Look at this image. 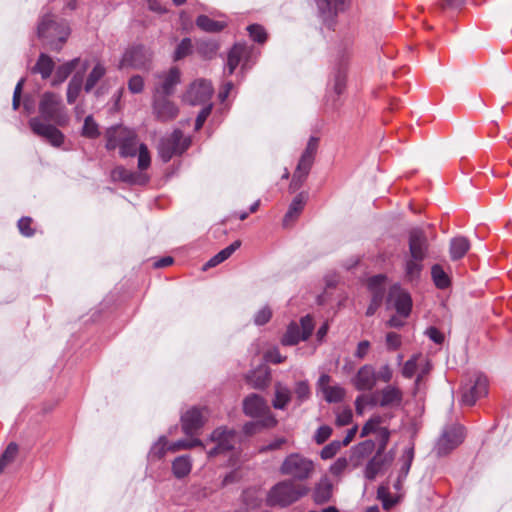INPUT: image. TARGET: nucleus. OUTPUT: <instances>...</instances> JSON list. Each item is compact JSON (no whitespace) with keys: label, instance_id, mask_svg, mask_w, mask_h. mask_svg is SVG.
I'll return each instance as SVG.
<instances>
[{"label":"nucleus","instance_id":"nucleus-1","mask_svg":"<svg viewBox=\"0 0 512 512\" xmlns=\"http://www.w3.org/2000/svg\"><path fill=\"white\" fill-rule=\"evenodd\" d=\"M39 116L29 120V126L34 134L45 138L53 146L59 147L64 141L63 133L55 127L64 126L68 116L59 94L45 92L42 94L39 105Z\"/></svg>","mask_w":512,"mask_h":512},{"label":"nucleus","instance_id":"nucleus-2","mask_svg":"<svg viewBox=\"0 0 512 512\" xmlns=\"http://www.w3.org/2000/svg\"><path fill=\"white\" fill-rule=\"evenodd\" d=\"M409 252L405 258L404 271L408 281L420 278L423 270V261L428 255L429 242L425 232L420 228H413L409 233Z\"/></svg>","mask_w":512,"mask_h":512},{"label":"nucleus","instance_id":"nucleus-3","mask_svg":"<svg viewBox=\"0 0 512 512\" xmlns=\"http://www.w3.org/2000/svg\"><path fill=\"white\" fill-rule=\"evenodd\" d=\"M309 489L293 480H283L275 484L268 492L267 504L287 507L308 493Z\"/></svg>","mask_w":512,"mask_h":512},{"label":"nucleus","instance_id":"nucleus-4","mask_svg":"<svg viewBox=\"0 0 512 512\" xmlns=\"http://www.w3.org/2000/svg\"><path fill=\"white\" fill-rule=\"evenodd\" d=\"M105 137L106 148L114 150L119 147L121 157L125 158L137 154L139 145L137 135L133 130L123 126H114L107 129Z\"/></svg>","mask_w":512,"mask_h":512},{"label":"nucleus","instance_id":"nucleus-5","mask_svg":"<svg viewBox=\"0 0 512 512\" xmlns=\"http://www.w3.org/2000/svg\"><path fill=\"white\" fill-rule=\"evenodd\" d=\"M347 81V66L344 61L339 62L332 70L327 83L324 106L329 110H336L341 102L340 97L345 92Z\"/></svg>","mask_w":512,"mask_h":512},{"label":"nucleus","instance_id":"nucleus-6","mask_svg":"<svg viewBox=\"0 0 512 512\" xmlns=\"http://www.w3.org/2000/svg\"><path fill=\"white\" fill-rule=\"evenodd\" d=\"M314 471V462L300 453L287 455L279 467V472L282 475L289 476L297 481L311 478Z\"/></svg>","mask_w":512,"mask_h":512},{"label":"nucleus","instance_id":"nucleus-7","mask_svg":"<svg viewBox=\"0 0 512 512\" xmlns=\"http://www.w3.org/2000/svg\"><path fill=\"white\" fill-rule=\"evenodd\" d=\"M243 411L247 416L260 418L264 427L272 428L277 424V420L271 413L266 400L258 394L252 393L244 399Z\"/></svg>","mask_w":512,"mask_h":512},{"label":"nucleus","instance_id":"nucleus-8","mask_svg":"<svg viewBox=\"0 0 512 512\" xmlns=\"http://www.w3.org/2000/svg\"><path fill=\"white\" fill-rule=\"evenodd\" d=\"M210 440L215 443V446L207 454L209 457H214L235 449L239 443V436L234 429L218 427L212 432Z\"/></svg>","mask_w":512,"mask_h":512},{"label":"nucleus","instance_id":"nucleus-9","mask_svg":"<svg viewBox=\"0 0 512 512\" xmlns=\"http://www.w3.org/2000/svg\"><path fill=\"white\" fill-rule=\"evenodd\" d=\"M318 14L327 29H334L337 16L345 12L351 0H315Z\"/></svg>","mask_w":512,"mask_h":512},{"label":"nucleus","instance_id":"nucleus-10","mask_svg":"<svg viewBox=\"0 0 512 512\" xmlns=\"http://www.w3.org/2000/svg\"><path fill=\"white\" fill-rule=\"evenodd\" d=\"M190 140L183 136L180 130H175L170 136L161 140L158 150L161 159L168 162L174 155L182 154L188 149Z\"/></svg>","mask_w":512,"mask_h":512},{"label":"nucleus","instance_id":"nucleus-11","mask_svg":"<svg viewBox=\"0 0 512 512\" xmlns=\"http://www.w3.org/2000/svg\"><path fill=\"white\" fill-rule=\"evenodd\" d=\"M463 439V426L459 424L448 426L443 430L440 438L438 439L435 450L440 456L446 455L461 444Z\"/></svg>","mask_w":512,"mask_h":512},{"label":"nucleus","instance_id":"nucleus-12","mask_svg":"<svg viewBox=\"0 0 512 512\" xmlns=\"http://www.w3.org/2000/svg\"><path fill=\"white\" fill-rule=\"evenodd\" d=\"M152 52L142 45H134L124 53L119 68L132 67L136 69L146 68L151 62Z\"/></svg>","mask_w":512,"mask_h":512},{"label":"nucleus","instance_id":"nucleus-13","mask_svg":"<svg viewBox=\"0 0 512 512\" xmlns=\"http://www.w3.org/2000/svg\"><path fill=\"white\" fill-rule=\"evenodd\" d=\"M488 392V380L482 374H475L468 384L463 388L462 403L472 406L476 401L485 396Z\"/></svg>","mask_w":512,"mask_h":512},{"label":"nucleus","instance_id":"nucleus-14","mask_svg":"<svg viewBox=\"0 0 512 512\" xmlns=\"http://www.w3.org/2000/svg\"><path fill=\"white\" fill-rule=\"evenodd\" d=\"M387 304L395 308L400 317L406 318L411 312L412 299L406 290L395 284L390 287Z\"/></svg>","mask_w":512,"mask_h":512},{"label":"nucleus","instance_id":"nucleus-15","mask_svg":"<svg viewBox=\"0 0 512 512\" xmlns=\"http://www.w3.org/2000/svg\"><path fill=\"white\" fill-rule=\"evenodd\" d=\"M155 77L157 82L153 94L170 96L181 81V72L178 67H171L168 71L157 73Z\"/></svg>","mask_w":512,"mask_h":512},{"label":"nucleus","instance_id":"nucleus-16","mask_svg":"<svg viewBox=\"0 0 512 512\" xmlns=\"http://www.w3.org/2000/svg\"><path fill=\"white\" fill-rule=\"evenodd\" d=\"M382 418L375 416L369 419L361 429V437H365L370 433L376 434L377 452L383 454L390 438V431L386 427H380Z\"/></svg>","mask_w":512,"mask_h":512},{"label":"nucleus","instance_id":"nucleus-17","mask_svg":"<svg viewBox=\"0 0 512 512\" xmlns=\"http://www.w3.org/2000/svg\"><path fill=\"white\" fill-rule=\"evenodd\" d=\"M212 94L213 87L211 82L201 79L190 85L184 99L192 105L202 104L210 100Z\"/></svg>","mask_w":512,"mask_h":512},{"label":"nucleus","instance_id":"nucleus-18","mask_svg":"<svg viewBox=\"0 0 512 512\" xmlns=\"http://www.w3.org/2000/svg\"><path fill=\"white\" fill-rule=\"evenodd\" d=\"M153 113L160 121H169L178 115V107L166 95L153 94Z\"/></svg>","mask_w":512,"mask_h":512},{"label":"nucleus","instance_id":"nucleus-19","mask_svg":"<svg viewBox=\"0 0 512 512\" xmlns=\"http://www.w3.org/2000/svg\"><path fill=\"white\" fill-rule=\"evenodd\" d=\"M203 411V409L193 407L181 416L182 429L186 435L192 436L196 434L204 425L205 417Z\"/></svg>","mask_w":512,"mask_h":512},{"label":"nucleus","instance_id":"nucleus-20","mask_svg":"<svg viewBox=\"0 0 512 512\" xmlns=\"http://www.w3.org/2000/svg\"><path fill=\"white\" fill-rule=\"evenodd\" d=\"M251 49L246 44L236 43L230 50L227 59V65L224 69V73L228 75H232L236 69V67L242 62L243 67L246 66L248 58L250 56Z\"/></svg>","mask_w":512,"mask_h":512},{"label":"nucleus","instance_id":"nucleus-21","mask_svg":"<svg viewBox=\"0 0 512 512\" xmlns=\"http://www.w3.org/2000/svg\"><path fill=\"white\" fill-rule=\"evenodd\" d=\"M353 384L359 391H370L376 385V373L371 365L362 366L353 379Z\"/></svg>","mask_w":512,"mask_h":512},{"label":"nucleus","instance_id":"nucleus-22","mask_svg":"<svg viewBox=\"0 0 512 512\" xmlns=\"http://www.w3.org/2000/svg\"><path fill=\"white\" fill-rule=\"evenodd\" d=\"M113 181H122L128 184L143 185L148 182V177L141 172L127 170L123 166H117L111 171Z\"/></svg>","mask_w":512,"mask_h":512},{"label":"nucleus","instance_id":"nucleus-23","mask_svg":"<svg viewBox=\"0 0 512 512\" xmlns=\"http://www.w3.org/2000/svg\"><path fill=\"white\" fill-rule=\"evenodd\" d=\"M313 162L314 159L301 155L290 184L291 190L296 191L302 186L310 172Z\"/></svg>","mask_w":512,"mask_h":512},{"label":"nucleus","instance_id":"nucleus-24","mask_svg":"<svg viewBox=\"0 0 512 512\" xmlns=\"http://www.w3.org/2000/svg\"><path fill=\"white\" fill-rule=\"evenodd\" d=\"M379 405L381 407L399 406L403 399L401 390L395 386H387L379 392Z\"/></svg>","mask_w":512,"mask_h":512},{"label":"nucleus","instance_id":"nucleus-25","mask_svg":"<svg viewBox=\"0 0 512 512\" xmlns=\"http://www.w3.org/2000/svg\"><path fill=\"white\" fill-rule=\"evenodd\" d=\"M414 459V447L410 446L406 448L401 456V468L399 470L398 478L396 483L394 484L396 489H400L402 482L406 479L412 462Z\"/></svg>","mask_w":512,"mask_h":512},{"label":"nucleus","instance_id":"nucleus-26","mask_svg":"<svg viewBox=\"0 0 512 512\" xmlns=\"http://www.w3.org/2000/svg\"><path fill=\"white\" fill-rule=\"evenodd\" d=\"M306 202V196L303 193L298 194L291 202L288 211L286 212L283 223L287 226L290 222H293L298 215L302 212Z\"/></svg>","mask_w":512,"mask_h":512},{"label":"nucleus","instance_id":"nucleus-27","mask_svg":"<svg viewBox=\"0 0 512 512\" xmlns=\"http://www.w3.org/2000/svg\"><path fill=\"white\" fill-rule=\"evenodd\" d=\"M192 469V460L188 455H182L174 459L172 462L173 475L178 478H184L190 474Z\"/></svg>","mask_w":512,"mask_h":512},{"label":"nucleus","instance_id":"nucleus-28","mask_svg":"<svg viewBox=\"0 0 512 512\" xmlns=\"http://www.w3.org/2000/svg\"><path fill=\"white\" fill-rule=\"evenodd\" d=\"M470 249V242L463 236L455 237L450 242V257L452 260H458L465 256Z\"/></svg>","mask_w":512,"mask_h":512},{"label":"nucleus","instance_id":"nucleus-29","mask_svg":"<svg viewBox=\"0 0 512 512\" xmlns=\"http://www.w3.org/2000/svg\"><path fill=\"white\" fill-rule=\"evenodd\" d=\"M196 25L205 32H221L227 28L226 21L212 20L206 15H200L196 19Z\"/></svg>","mask_w":512,"mask_h":512},{"label":"nucleus","instance_id":"nucleus-30","mask_svg":"<svg viewBox=\"0 0 512 512\" xmlns=\"http://www.w3.org/2000/svg\"><path fill=\"white\" fill-rule=\"evenodd\" d=\"M387 461V458L383 456V454L376 452V455L366 465L365 476L370 480L375 479L376 476L382 472Z\"/></svg>","mask_w":512,"mask_h":512},{"label":"nucleus","instance_id":"nucleus-31","mask_svg":"<svg viewBox=\"0 0 512 512\" xmlns=\"http://www.w3.org/2000/svg\"><path fill=\"white\" fill-rule=\"evenodd\" d=\"M291 401V391L290 389L282 385L281 383H277L275 385V397L272 402V405L275 409L283 410L286 408L288 403Z\"/></svg>","mask_w":512,"mask_h":512},{"label":"nucleus","instance_id":"nucleus-32","mask_svg":"<svg viewBox=\"0 0 512 512\" xmlns=\"http://www.w3.org/2000/svg\"><path fill=\"white\" fill-rule=\"evenodd\" d=\"M54 69V62L47 54H40L35 66L32 68L33 73H39L42 79L50 77Z\"/></svg>","mask_w":512,"mask_h":512},{"label":"nucleus","instance_id":"nucleus-33","mask_svg":"<svg viewBox=\"0 0 512 512\" xmlns=\"http://www.w3.org/2000/svg\"><path fill=\"white\" fill-rule=\"evenodd\" d=\"M332 496V484L327 479H322L315 487L313 498L317 504H324Z\"/></svg>","mask_w":512,"mask_h":512},{"label":"nucleus","instance_id":"nucleus-34","mask_svg":"<svg viewBox=\"0 0 512 512\" xmlns=\"http://www.w3.org/2000/svg\"><path fill=\"white\" fill-rule=\"evenodd\" d=\"M431 276L437 288L446 289L450 286V278L441 265L435 264L432 266Z\"/></svg>","mask_w":512,"mask_h":512},{"label":"nucleus","instance_id":"nucleus-35","mask_svg":"<svg viewBox=\"0 0 512 512\" xmlns=\"http://www.w3.org/2000/svg\"><path fill=\"white\" fill-rule=\"evenodd\" d=\"M79 62L78 58H75L63 65H60L55 73L54 80L52 82L53 85H57L59 83L64 82L68 76L73 72V70L77 67Z\"/></svg>","mask_w":512,"mask_h":512},{"label":"nucleus","instance_id":"nucleus-36","mask_svg":"<svg viewBox=\"0 0 512 512\" xmlns=\"http://www.w3.org/2000/svg\"><path fill=\"white\" fill-rule=\"evenodd\" d=\"M248 383L256 389L266 387L270 381V375L266 370H256L247 376Z\"/></svg>","mask_w":512,"mask_h":512},{"label":"nucleus","instance_id":"nucleus-37","mask_svg":"<svg viewBox=\"0 0 512 512\" xmlns=\"http://www.w3.org/2000/svg\"><path fill=\"white\" fill-rule=\"evenodd\" d=\"M106 69L105 67L98 63L95 65V67L92 69V71L89 73L84 89L86 92H90L95 85L98 83V81L105 75Z\"/></svg>","mask_w":512,"mask_h":512},{"label":"nucleus","instance_id":"nucleus-38","mask_svg":"<svg viewBox=\"0 0 512 512\" xmlns=\"http://www.w3.org/2000/svg\"><path fill=\"white\" fill-rule=\"evenodd\" d=\"M301 340L303 339L300 332V327L296 323H291L282 338V344L289 346L296 345Z\"/></svg>","mask_w":512,"mask_h":512},{"label":"nucleus","instance_id":"nucleus-39","mask_svg":"<svg viewBox=\"0 0 512 512\" xmlns=\"http://www.w3.org/2000/svg\"><path fill=\"white\" fill-rule=\"evenodd\" d=\"M18 453V446L15 443H10L2 456L0 457V474L4 472L5 468L14 462Z\"/></svg>","mask_w":512,"mask_h":512},{"label":"nucleus","instance_id":"nucleus-40","mask_svg":"<svg viewBox=\"0 0 512 512\" xmlns=\"http://www.w3.org/2000/svg\"><path fill=\"white\" fill-rule=\"evenodd\" d=\"M385 281L386 276L379 274L369 278L367 286L372 295L380 293V296H384L385 292Z\"/></svg>","mask_w":512,"mask_h":512},{"label":"nucleus","instance_id":"nucleus-41","mask_svg":"<svg viewBox=\"0 0 512 512\" xmlns=\"http://www.w3.org/2000/svg\"><path fill=\"white\" fill-rule=\"evenodd\" d=\"M325 399L329 403L340 402L345 395V390L340 386H327L323 388Z\"/></svg>","mask_w":512,"mask_h":512},{"label":"nucleus","instance_id":"nucleus-42","mask_svg":"<svg viewBox=\"0 0 512 512\" xmlns=\"http://www.w3.org/2000/svg\"><path fill=\"white\" fill-rule=\"evenodd\" d=\"M201 446L204 447L203 443L199 439H183L171 443L168 446L169 451L176 452L179 450L191 449L193 447Z\"/></svg>","mask_w":512,"mask_h":512},{"label":"nucleus","instance_id":"nucleus-43","mask_svg":"<svg viewBox=\"0 0 512 512\" xmlns=\"http://www.w3.org/2000/svg\"><path fill=\"white\" fill-rule=\"evenodd\" d=\"M168 442L165 436H161L156 443L151 447L149 455L155 459H161L168 451Z\"/></svg>","mask_w":512,"mask_h":512},{"label":"nucleus","instance_id":"nucleus-44","mask_svg":"<svg viewBox=\"0 0 512 512\" xmlns=\"http://www.w3.org/2000/svg\"><path fill=\"white\" fill-rule=\"evenodd\" d=\"M218 50V44L215 41H200L197 44V51L205 58H211Z\"/></svg>","mask_w":512,"mask_h":512},{"label":"nucleus","instance_id":"nucleus-45","mask_svg":"<svg viewBox=\"0 0 512 512\" xmlns=\"http://www.w3.org/2000/svg\"><path fill=\"white\" fill-rule=\"evenodd\" d=\"M81 87L82 80L80 78L73 77L69 82L67 88V102L69 104H73L76 101L80 93Z\"/></svg>","mask_w":512,"mask_h":512},{"label":"nucleus","instance_id":"nucleus-46","mask_svg":"<svg viewBox=\"0 0 512 512\" xmlns=\"http://www.w3.org/2000/svg\"><path fill=\"white\" fill-rule=\"evenodd\" d=\"M294 393L296 395V399L298 401V405L306 401L310 395V387L307 381H298L294 387Z\"/></svg>","mask_w":512,"mask_h":512},{"label":"nucleus","instance_id":"nucleus-47","mask_svg":"<svg viewBox=\"0 0 512 512\" xmlns=\"http://www.w3.org/2000/svg\"><path fill=\"white\" fill-rule=\"evenodd\" d=\"M138 169L140 171L146 170L150 167L151 157L148 148L145 144H139L138 148Z\"/></svg>","mask_w":512,"mask_h":512},{"label":"nucleus","instance_id":"nucleus-48","mask_svg":"<svg viewBox=\"0 0 512 512\" xmlns=\"http://www.w3.org/2000/svg\"><path fill=\"white\" fill-rule=\"evenodd\" d=\"M82 134L88 138H97L99 136V129L97 123L92 116H87L84 120Z\"/></svg>","mask_w":512,"mask_h":512},{"label":"nucleus","instance_id":"nucleus-49","mask_svg":"<svg viewBox=\"0 0 512 512\" xmlns=\"http://www.w3.org/2000/svg\"><path fill=\"white\" fill-rule=\"evenodd\" d=\"M56 30L55 16L52 14H44L38 24L37 32H49Z\"/></svg>","mask_w":512,"mask_h":512},{"label":"nucleus","instance_id":"nucleus-50","mask_svg":"<svg viewBox=\"0 0 512 512\" xmlns=\"http://www.w3.org/2000/svg\"><path fill=\"white\" fill-rule=\"evenodd\" d=\"M192 44L189 38H184L181 43L177 46L174 53V60H180L191 53Z\"/></svg>","mask_w":512,"mask_h":512},{"label":"nucleus","instance_id":"nucleus-51","mask_svg":"<svg viewBox=\"0 0 512 512\" xmlns=\"http://www.w3.org/2000/svg\"><path fill=\"white\" fill-rule=\"evenodd\" d=\"M342 444L340 441H332L328 445H326L320 452V456L322 459H331L335 456V454L340 450Z\"/></svg>","mask_w":512,"mask_h":512},{"label":"nucleus","instance_id":"nucleus-52","mask_svg":"<svg viewBox=\"0 0 512 512\" xmlns=\"http://www.w3.org/2000/svg\"><path fill=\"white\" fill-rule=\"evenodd\" d=\"M128 89L133 94L141 93L144 89V79L140 75L132 76L128 81Z\"/></svg>","mask_w":512,"mask_h":512},{"label":"nucleus","instance_id":"nucleus-53","mask_svg":"<svg viewBox=\"0 0 512 512\" xmlns=\"http://www.w3.org/2000/svg\"><path fill=\"white\" fill-rule=\"evenodd\" d=\"M300 323H301L300 332L302 334V339L306 340L312 334V331L314 328L313 320L309 315H307V316L301 318Z\"/></svg>","mask_w":512,"mask_h":512},{"label":"nucleus","instance_id":"nucleus-54","mask_svg":"<svg viewBox=\"0 0 512 512\" xmlns=\"http://www.w3.org/2000/svg\"><path fill=\"white\" fill-rule=\"evenodd\" d=\"M271 316V309L268 306H265L256 313L254 322L256 325H264L271 319Z\"/></svg>","mask_w":512,"mask_h":512},{"label":"nucleus","instance_id":"nucleus-55","mask_svg":"<svg viewBox=\"0 0 512 512\" xmlns=\"http://www.w3.org/2000/svg\"><path fill=\"white\" fill-rule=\"evenodd\" d=\"M348 460L345 457H339L331 466L330 472L334 476L341 475L345 469L348 467Z\"/></svg>","mask_w":512,"mask_h":512},{"label":"nucleus","instance_id":"nucleus-56","mask_svg":"<svg viewBox=\"0 0 512 512\" xmlns=\"http://www.w3.org/2000/svg\"><path fill=\"white\" fill-rule=\"evenodd\" d=\"M401 337L395 332H389L386 335V346L390 351H395L401 346Z\"/></svg>","mask_w":512,"mask_h":512},{"label":"nucleus","instance_id":"nucleus-57","mask_svg":"<svg viewBox=\"0 0 512 512\" xmlns=\"http://www.w3.org/2000/svg\"><path fill=\"white\" fill-rule=\"evenodd\" d=\"M331 434L332 428L327 425H323L317 429L314 439L317 444H322L331 436Z\"/></svg>","mask_w":512,"mask_h":512},{"label":"nucleus","instance_id":"nucleus-58","mask_svg":"<svg viewBox=\"0 0 512 512\" xmlns=\"http://www.w3.org/2000/svg\"><path fill=\"white\" fill-rule=\"evenodd\" d=\"M32 219L30 217H22L18 221V228L22 235L30 237L34 234V230L30 227Z\"/></svg>","mask_w":512,"mask_h":512},{"label":"nucleus","instance_id":"nucleus-59","mask_svg":"<svg viewBox=\"0 0 512 512\" xmlns=\"http://www.w3.org/2000/svg\"><path fill=\"white\" fill-rule=\"evenodd\" d=\"M417 370L416 357H412L403 366L402 375L405 378H412Z\"/></svg>","mask_w":512,"mask_h":512},{"label":"nucleus","instance_id":"nucleus-60","mask_svg":"<svg viewBox=\"0 0 512 512\" xmlns=\"http://www.w3.org/2000/svg\"><path fill=\"white\" fill-rule=\"evenodd\" d=\"M319 139L317 137H310L307 146L302 155L314 159L317 152Z\"/></svg>","mask_w":512,"mask_h":512},{"label":"nucleus","instance_id":"nucleus-61","mask_svg":"<svg viewBox=\"0 0 512 512\" xmlns=\"http://www.w3.org/2000/svg\"><path fill=\"white\" fill-rule=\"evenodd\" d=\"M241 246V241L236 240L231 243L229 246L218 252L219 258L224 262L227 260L239 247Z\"/></svg>","mask_w":512,"mask_h":512},{"label":"nucleus","instance_id":"nucleus-62","mask_svg":"<svg viewBox=\"0 0 512 512\" xmlns=\"http://www.w3.org/2000/svg\"><path fill=\"white\" fill-rule=\"evenodd\" d=\"M286 442H287V440L284 437L277 438L274 441L270 442L268 445L261 446L259 448V452L265 453L268 451L280 449L282 447V445H284Z\"/></svg>","mask_w":512,"mask_h":512},{"label":"nucleus","instance_id":"nucleus-63","mask_svg":"<svg viewBox=\"0 0 512 512\" xmlns=\"http://www.w3.org/2000/svg\"><path fill=\"white\" fill-rule=\"evenodd\" d=\"M384 296H380V293H377L376 295H372L371 302L366 310L367 316H372L375 314L377 309L380 307L382 300Z\"/></svg>","mask_w":512,"mask_h":512},{"label":"nucleus","instance_id":"nucleus-64","mask_svg":"<svg viewBox=\"0 0 512 512\" xmlns=\"http://www.w3.org/2000/svg\"><path fill=\"white\" fill-rule=\"evenodd\" d=\"M425 333L436 344H442L444 341V335L436 327H429Z\"/></svg>","mask_w":512,"mask_h":512}]
</instances>
